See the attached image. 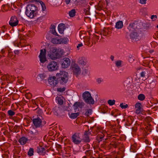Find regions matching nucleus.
Here are the masks:
<instances>
[{"instance_id":"50","label":"nucleus","mask_w":158,"mask_h":158,"mask_svg":"<svg viewBox=\"0 0 158 158\" xmlns=\"http://www.w3.org/2000/svg\"><path fill=\"white\" fill-rule=\"evenodd\" d=\"M19 67L20 69H22L24 68V64H21L19 65Z\"/></svg>"},{"instance_id":"1","label":"nucleus","mask_w":158,"mask_h":158,"mask_svg":"<svg viewBox=\"0 0 158 158\" xmlns=\"http://www.w3.org/2000/svg\"><path fill=\"white\" fill-rule=\"evenodd\" d=\"M59 83L61 84H66L68 80V73L64 71H60L56 75Z\"/></svg>"},{"instance_id":"11","label":"nucleus","mask_w":158,"mask_h":158,"mask_svg":"<svg viewBox=\"0 0 158 158\" xmlns=\"http://www.w3.org/2000/svg\"><path fill=\"white\" fill-rule=\"evenodd\" d=\"M19 23V20L17 18L15 17H12L10 20L9 22V24L12 27H14L17 26Z\"/></svg>"},{"instance_id":"18","label":"nucleus","mask_w":158,"mask_h":158,"mask_svg":"<svg viewBox=\"0 0 158 158\" xmlns=\"http://www.w3.org/2000/svg\"><path fill=\"white\" fill-rule=\"evenodd\" d=\"M27 8H29L30 10L33 11L35 12V13H38L39 11V8L35 5L32 4H29L27 6Z\"/></svg>"},{"instance_id":"37","label":"nucleus","mask_w":158,"mask_h":158,"mask_svg":"<svg viewBox=\"0 0 158 158\" xmlns=\"http://www.w3.org/2000/svg\"><path fill=\"white\" fill-rule=\"evenodd\" d=\"M33 149L32 148H30L27 154L29 156H31L33 155Z\"/></svg>"},{"instance_id":"41","label":"nucleus","mask_w":158,"mask_h":158,"mask_svg":"<svg viewBox=\"0 0 158 158\" xmlns=\"http://www.w3.org/2000/svg\"><path fill=\"white\" fill-rule=\"evenodd\" d=\"M65 90V88L63 87L62 88H59L57 89V90L58 92H62L64 91Z\"/></svg>"},{"instance_id":"43","label":"nucleus","mask_w":158,"mask_h":158,"mask_svg":"<svg viewBox=\"0 0 158 158\" xmlns=\"http://www.w3.org/2000/svg\"><path fill=\"white\" fill-rule=\"evenodd\" d=\"M147 71H146L141 72L140 73V76L142 77H144L145 76V75L147 74Z\"/></svg>"},{"instance_id":"19","label":"nucleus","mask_w":158,"mask_h":158,"mask_svg":"<svg viewBox=\"0 0 158 158\" xmlns=\"http://www.w3.org/2000/svg\"><path fill=\"white\" fill-rule=\"evenodd\" d=\"M131 84V82L130 79H126L123 83L125 89L127 90H129Z\"/></svg>"},{"instance_id":"27","label":"nucleus","mask_w":158,"mask_h":158,"mask_svg":"<svg viewBox=\"0 0 158 158\" xmlns=\"http://www.w3.org/2000/svg\"><path fill=\"white\" fill-rule=\"evenodd\" d=\"M79 114V113H71L69 115V117L72 119H75L76 118Z\"/></svg>"},{"instance_id":"26","label":"nucleus","mask_w":158,"mask_h":158,"mask_svg":"<svg viewBox=\"0 0 158 158\" xmlns=\"http://www.w3.org/2000/svg\"><path fill=\"white\" fill-rule=\"evenodd\" d=\"M52 42L54 44H60V39L58 38H52L51 40Z\"/></svg>"},{"instance_id":"58","label":"nucleus","mask_w":158,"mask_h":158,"mask_svg":"<svg viewBox=\"0 0 158 158\" xmlns=\"http://www.w3.org/2000/svg\"><path fill=\"white\" fill-rule=\"evenodd\" d=\"M110 59L112 61H113L114 59V57L113 55H111L110 56Z\"/></svg>"},{"instance_id":"57","label":"nucleus","mask_w":158,"mask_h":158,"mask_svg":"<svg viewBox=\"0 0 158 158\" xmlns=\"http://www.w3.org/2000/svg\"><path fill=\"white\" fill-rule=\"evenodd\" d=\"M79 2L78 0H75L74 1L73 3L74 4H77Z\"/></svg>"},{"instance_id":"16","label":"nucleus","mask_w":158,"mask_h":158,"mask_svg":"<svg viewBox=\"0 0 158 158\" xmlns=\"http://www.w3.org/2000/svg\"><path fill=\"white\" fill-rule=\"evenodd\" d=\"M73 70L74 73L78 75L81 73V69L77 64H75L73 67Z\"/></svg>"},{"instance_id":"28","label":"nucleus","mask_w":158,"mask_h":158,"mask_svg":"<svg viewBox=\"0 0 158 158\" xmlns=\"http://www.w3.org/2000/svg\"><path fill=\"white\" fill-rule=\"evenodd\" d=\"M58 103L60 105H62L63 104V97H57L56 98Z\"/></svg>"},{"instance_id":"55","label":"nucleus","mask_w":158,"mask_h":158,"mask_svg":"<svg viewBox=\"0 0 158 158\" xmlns=\"http://www.w3.org/2000/svg\"><path fill=\"white\" fill-rule=\"evenodd\" d=\"M10 76H10L9 75H8L6 76V79L7 80H10Z\"/></svg>"},{"instance_id":"64","label":"nucleus","mask_w":158,"mask_h":158,"mask_svg":"<svg viewBox=\"0 0 158 158\" xmlns=\"http://www.w3.org/2000/svg\"><path fill=\"white\" fill-rule=\"evenodd\" d=\"M53 0H52V2H53Z\"/></svg>"},{"instance_id":"9","label":"nucleus","mask_w":158,"mask_h":158,"mask_svg":"<svg viewBox=\"0 0 158 158\" xmlns=\"http://www.w3.org/2000/svg\"><path fill=\"white\" fill-rule=\"evenodd\" d=\"M139 23H130L128 27V29L130 31H136V29H138L139 28L138 27Z\"/></svg>"},{"instance_id":"21","label":"nucleus","mask_w":158,"mask_h":158,"mask_svg":"<svg viewBox=\"0 0 158 158\" xmlns=\"http://www.w3.org/2000/svg\"><path fill=\"white\" fill-rule=\"evenodd\" d=\"M141 104L140 103H137L135 106V108L136 109L135 113L137 114H139L141 112Z\"/></svg>"},{"instance_id":"30","label":"nucleus","mask_w":158,"mask_h":158,"mask_svg":"<svg viewBox=\"0 0 158 158\" xmlns=\"http://www.w3.org/2000/svg\"><path fill=\"white\" fill-rule=\"evenodd\" d=\"M122 61L120 60H118L115 62V65L118 68H120L122 66Z\"/></svg>"},{"instance_id":"14","label":"nucleus","mask_w":158,"mask_h":158,"mask_svg":"<svg viewBox=\"0 0 158 158\" xmlns=\"http://www.w3.org/2000/svg\"><path fill=\"white\" fill-rule=\"evenodd\" d=\"M77 62L80 65L84 66L86 64L87 61L85 57H81L78 58Z\"/></svg>"},{"instance_id":"20","label":"nucleus","mask_w":158,"mask_h":158,"mask_svg":"<svg viewBox=\"0 0 158 158\" xmlns=\"http://www.w3.org/2000/svg\"><path fill=\"white\" fill-rule=\"evenodd\" d=\"M65 25L63 23H60L58 27V29L59 32L60 34H63L64 30L65 29Z\"/></svg>"},{"instance_id":"35","label":"nucleus","mask_w":158,"mask_h":158,"mask_svg":"<svg viewBox=\"0 0 158 158\" xmlns=\"http://www.w3.org/2000/svg\"><path fill=\"white\" fill-rule=\"evenodd\" d=\"M80 103L78 102H75L73 106V108L74 110H76L77 109L78 107L79 106Z\"/></svg>"},{"instance_id":"24","label":"nucleus","mask_w":158,"mask_h":158,"mask_svg":"<svg viewBox=\"0 0 158 158\" xmlns=\"http://www.w3.org/2000/svg\"><path fill=\"white\" fill-rule=\"evenodd\" d=\"M55 28V26L54 25L52 26L50 31L51 32V33H52V34L55 35H57V34Z\"/></svg>"},{"instance_id":"13","label":"nucleus","mask_w":158,"mask_h":158,"mask_svg":"<svg viewBox=\"0 0 158 158\" xmlns=\"http://www.w3.org/2000/svg\"><path fill=\"white\" fill-rule=\"evenodd\" d=\"M49 84L52 86L56 85L58 83V81L55 76L51 77L48 80Z\"/></svg>"},{"instance_id":"44","label":"nucleus","mask_w":158,"mask_h":158,"mask_svg":"<svg viewBox=\"0 0 158 158\" xmlns=\"http://www.w3.org/2000/svg\"><path fill=\"white\" fill-rule=\"evenodd\" d=\"M91 134V131L89 130L86 131L84 133L85 135L88 136L89 135Z\"/></svg>"},{"instance_id":"23","label":"nucleus","mask_w":158,"mask_h":158,"mask_svg":"<svg viewBox=\"0 0 158 158\" xmlns=\"http://www.w3.org/2000/svg\"><path fill=\"white\" fill-rule=\"evenodd\" d=\"M123 24L122 21H119L116 23L115 27L117 29H120L123 27Z\"/></svg>"},{"instance_id":"53","label":"nucleus","mask_w":158,"mask_h":158,"mask_svg":"<svg viewBox=\"0 0 158 158\" xmlns=\"http://www.w3.org/2000/svg\"><path fill=\"white\" fill-rule=\"evenodd\" d=\"M7 6V7L8 6V5H3L2 6V9H3L4 10H5V11H6V10L5 9V8Z\"/></svg>"},{"instance_id":"25","label":"nucleus","mask_w":158,"mask_h":158,"mask_svg":"<svg viewBox=\"0 0 158 158\" xmlns=\"http://www.w3.org/2000/svg\"><path fill=\"white\" fill-rule=\"evenodd\" d=\"M60 39V44H67L69 41V39L67 38H64Z\"/></svg>"},{"instance_id":"51","label":"nucleus","mask_w":158,"mask_h":158,"mask_svg":"<svg viewBox=\"0 0 158 158\" xmlns=\"http://www.w3.org/2000/svg\"><path fill=\"white\" fill-rule=\"evenodd\" d=\"M83 46V44L82 43L79 44L77 46V48L78 49H79L80 47H82Z\"/></svg>"},{"instance_id":"48","label":"nucleus","mask_w":158,"mask_h":158,"mask_svg":"<svg viewBox=\"0 0 158 158\" xmlns=\"http://www.w3.org/2000/svg\"><path fill=\"white\" fill-rule=\"evenodd\" d=\"M151 18L152 19H154V20H156L157 19V16L156 15H153L151 16Z\"/></svg>"},{"instance_id":"42","label":"nucleus","mask_w":158,"mask_h":158,"mask_svg":"<svg viewBox=\"0 0 158 158\" xmlns=\"http://www.w3.org/2000/svg\"><path fill=\"white\" fill-rule=\"evenodd\" d=\"M7 113L9 115L11 116L14 115L15 114L14 111L11 110H9L7 112Z\"/></svg>"},{"instance_id":"10","label":"nucleus","mask_w":158,"mask_h":158,"mask_svg":"<svg viewBox=\"0 0 158 158\" xmlns=\"http://www.w3.org/2000/svg\"><path fill=\"white\" fill-rule=\"evenodd\" d=\"M37 13H35V12L31 10H30L29 8H26L25 14L29 18L31 19L33 18Z\"/></svg>"},{"instance_id":"49","label":"nucleus","mask_w":158,"mask_h":158,"mask_svg":"<svg viewBox=\"0 0 158 158\" xmlns=\"http://www.w3.org/2000/svg\"><path fill=\"white\" fill-rule=\"evenodd\" d=\"M36 99H39V100H38V102L37 103V105H38V104L39 102L41 103V102L43 100V98H37Z\"/></svg>"},{"instance_id":"31","label":"nucleus","mask_w":158,"mask_h":158,"mask_svg":"<svg viewBox=\"0 0 158 158\" xmlns=\"http://www.w3.org/2000/svg\"><path fill=\"white\" fill-rule=\"evenodd\" d=\"M45 151V149L43 147H40L37 149L38 152L40 154L44 153Z\"/></svg>"},{"instance_id":"7","label":"nucleus","mask_w":158,"mask_h":158,"mask_svg":"<svg viewBox=\"0 0 158 158\" xmlns=\"http://www.w3.org/2000/svg\"><path fill=\"white\" fill-rule=\"evenodd\" d=\"M32 121L34 126L36 128L41 127L43 126L42 121L40 117L33 118Z\"/></svg>"},{"instance_id":"59","label":"nucleus","mask_w":158,"mask_h":158,"mask_svg":"<svg viewBox=\"0 0 158 158\" xmlns=\"http://www.w3.org/2000/svg\"><path fill=\"white\" fill-rule=\"evenodd\" d=\"M130 58V59H129V61H131V62H132L133 61V60H134V59H132L131 58V57H129Z\"/></svg>"},{"instance_id":"22","label":"nucleus","mask_w":158,"mask_h":158,"mask_svg":"<svg viewBox=\"0 0 158 158\" xmlns=\"http://www.w3.org/2000/svg\"><path fill=\"white\" fill-rule=\"evenodd\" d=\"M27 140L28 139L27 138L23 137L19 139V142L21 145H24L26 143Z\"/></svg>"},{"instance_id":"39","label":"nucleus","mask_w":158,"mask_h":158,"mask_svg":"<svg viewBox=\"0 0 158 158\" xmlns=\"http://www.w3.org/2000/svg\"><path fill=\"white\" fill-rule=\"evenodd\" d=\"M54 2L56 6H59L61 4L62 1V0H55Z\"/></svg>"},{"instance_id":"40","label":"nucleus","mask_w":158,"mask_h":158,"mask_svg":"<svg viewBox=\"0 0 158 158\" xmlns=\"http://www.w3.org/2000/svg\"><path fill=\"white\" fill-rule=\"evenodd\" d=\"M120 106L123 109H126L128 107V105L127 104L124 105L123 103H122L120 104Z\"/></svg>"},{"instance_id":"34","label":"nucleus","mask_w":158,"mask_h":158,"mask_svg":"<svg viewBox=\"0 0 158 158\" xmlns=\"http://www.w3.org/2000/svg\"><path fill=\"white\" fill-rule=\"evenodd\" d=\"M92 110L91 109L87 110L85 114V115L86 116H89L92 114Z\"/></svg>"},{"instance_id":"3","label":"nucleus","mask_w":158,"mask_h":158,"mask_svg":"<svg viewBox=\"0 0 158 158\" xmlns=\"http://www.w3.org/2000/svg\"><path fill=\"white\" fill-rule=\"evenodd\" d=\"M59 65L58 63L55 61L50 62L47 66V68L50 72L56 71L59 69Z\"/></svg>"},{"instance_id":"52","label":"nucleus","mask_w":158,"mask_h":158,"mask_svg":"<svg viewBox=\"0 0 158 158\" xmlns=\"http://www.w3.org/2000/svg\"><path fill=\"white\" fill-rule=\"evenodd\" d=\"M71 1V0H65V2L66 5H68L69 4Z\"/></svg>"},{"instance_id":"54","label":"nucleus","mask_w":158,"mask_h":158,"mask_svg":"<svg viewBox=\"0 0 158 158\" xmlns=\"http://www.w3.org/2000/svg\"><path fill=\"white\" fill-rule=\"evenodd\" d=\"M15 77L14 76H11L10 81H14L15 80Z\"/></svg>"},{"instance_id":"12","label":"nucleus","mask_w":158,"mask_h":158,"mask_svg":"<svg viewBox=\"0 0 158 158\" xmlns=\"http://www.w3.org/2000/svg\"><path fill=\"white\" fill-rule=\"evenodd\" d=\"M28 133L31 135V138L33 139H36L39 135V133L36 130L29 131Z\"/></svg>"},{"instance_id":"56","label":"nucleus","mask_w":158,"mask_h":158,"mask_svg":"<svg viewBox=\"0 0 158 158\" xmlns=\"http://www.w3.org/2000/svg\"><path fill=\"white\" fill-rule=\"evenodd\" d=\"M15 71L17 73H19V69L18 68L15 69Z\"/></svg>"},{"instance_id":"4","label":"nucleus","mask_w":158,"mask_h":158,"mask_svg":"<svg viewBox=\"0 0 158 158\" xmlns=\"http://www.w3.org/2000/svg\"><path fill=\"white\" fill-rule=\"evenodd\" d=\"M72 140L75 144H79L82 141V139L80 137V134L76 133L73 134L71 137Z\"/></svg>"},{"instance_id":"38","label":"nucleus","mask_w":158,"mask_h":158,"mask_svg":"<svg viewBox=\"0 0 158 158\" xmlns=\"http://www.w3.org/2000/svg\"><path fill=\"white\" fill-rule=\"evenodd\" d=\"M83 139L84 142H89L90 141V139L88 136L85 135L83 137Z\"/></svg>"},{"instance_id":"8","label":"nucleus","mask_w":158,"mask_h":158,"mask_svg":"<svg viewBox=\"0 0 158 158\" xmlns=\"http://www.w3.org/2000/svg\"><path fill=\"white\" fill-rule=\"evenodd\" d=\"M70 60L69 58H64L61 61V67L63 68H66L70 65Z\"/></svg>"},{"instance_id":"6","label":"nucleus","mask_w":158,"mask_h":158,"mask_svg":"<svg viewBox=\"0 0 158 158\" xmlns=\"http://www.w3.org/2000/svg\"><path fill=\"white\" fill-rule=\"evenodd\" d=\"M46 49H41L40 50V54L39 56L40 61L41 63H44L47 60L46 56Z\"/></svg>"},{"instance_id":"46","label":"nucleus","mask_w":158,"mask_h":158,"mask_svg":"<svg viewBox=\"0 0 158 158\" xmlns=\"http://www.w3.org/2000/svg\"><path fill=\"white\" fill-rule=\"evenodd\" d=\"M89 73V71L87 69H85L84 71H83L82 72V73L84 75H85Z\"/></svg>"},{"instance_id":"60","label":"nucleus","mask_w":158,"mask_h":158,"mask_svg":"<svg viewBox=\"0 0 158 158\" xmlns=\"http://www.w3.org/2000/svg\"><path fill=\"white\" fill-rule=\"evenodd\" d=\"M54 114H55L56 115H59L58 113L56 111H55L54 112Z\"/></svg>"},{"instance_id":"62","label":"nucleus","mask_w":158,"mask_h":158,"mask_svg":"<svg viewBox=\"0 0 158 158\" xmlns=\"http://www.w3.org/2000/svg\"><path fill=\"white\" fill-rule=\"evenodd\" d=\"M106 2L107 5L108 4V2L107 0H106Z\"/></svg>"},{"instance_id":"17","label":"nucleus","mask_w":158,"mask_h":158,"mask_svg":"<svg viewBox=\"0 0 158 158\" xmlns=\"http://www.w3.org/2000/svg\"><path fill=\"white\" fill-rule=\"evenodd\" d=\"M34 2L36 5L41 6L42 11H44L46 10V7L45 4L42 1L40 0H34Z\"/></svg>"},{"instance_id":"2","label":"nucleus","mask_w":158,"mask_h":158,"mask_svg":"<svg viewBox=\"0 0 158 158\" xmlns=\"http://www.w3.org/2000/svg\"><path fill=\"white\" fill-rule=\"evenodd\" d=\"M82 97L86 103L92 104H93L94 103V101L89 91L85 92L83 94Z\"/></svg>"},{"instance_id":"47","label":"nucleus","mask_w":158,"mask_h":158,"mask_svg":"<svg viewBox=\"0 0 158 158\" xmlns=\"http://www.w3.org/2000/svg\"><path fill=\"white\" fill-rule=\"evenodd\" d=\"M147 0H139V2L141 4H145Z\"/></svg>"},{"instance_id":"5","label":"nucleus","mask_w":158,"mask_h":158,"mask_svg":"<svg viewBox=\"0 0 158 158\" xmlns=\"http://www.w3.org/2000/svg\"><path fill=\"white\" fill-rule=\"evenodd\" d=\"M48 56L51 59L54 60L58 57L56 49L54 48H51L48 52Z\"/></svg>"},{"instance_id":"63","label":"nucleus","mask_w":158,"mask_h":158,"mask_svg":"<svg viewBox=\"0 0 158 158\" xmlns=\"http://www.w3.org/2000/svg\"><path fill=\"white\" fill-rule=\"evenodd\" d=\"M156 27H157V28H158V25H157V26Z\"/></svg>"},{"instance_id":"45","label":"nucleus","mask_w":158,"mask_h":158,"mask_svg":"<svg viewBox=\"0 0 158 158\" xmlns=\"http://www.w3.org/2000/svg\"><path fill=\"white\" fill-rule=\"evenodd\" d=\"M39 99H35L34 100H32V102L33 104L36 105L37 106H38V105H37V103L38 102V100Z\"/></svg>"},{"instance_id":"15","label":"nucleus","mask_w":158,"mask_h":158,"mask_svg":"<svg viewBox=\"0 0 158 158\" xmlns=\"http://www.w3.org/2000/svg\"><path fill=\"white\" fill-rule=\"evenodd\" d=\"M136 31H132L130 35V37L132 41H137L139 39V35Z\"/></svg>"},{"instance_id":"33","label":"nucleus","mask_w":158,"mask_h":158,"mask_svg":"<svg viewBox=\"0 0 158 158\" xmlns=\"http://www.w3.org/2000/svg\"><path fill=\"white\" fill-rule=\"evenodd\" d=\"M115 101L114 100L109 99L107 103L110 106H111L115 104Z\"/></svg>"},{"instance_id":"36","label":"nucleus","mask_w":158,"mask_h":158,"mask_svg":"<svg viewBox=\"0 0 158 158\" xmlns=\"http://www.w3.org/2000/svg\"><path fill=\"white\" fill-rule=\"evenodd\" d=\"M96 81L98 84H100L104 81L103 79L101 77L98 78L96 79Z\"/></svg>"},{"instance_id":"32","label":"nucleus","mask_w":158,"mask_h":158,"mask_svg":"<svg viewBox=\"0 0 158 158\" xmlns=\"http://www.w3.org/2000/svg\"><path fill=\"white\" fill-rule=\"evenodd\" d=\"M138 98L139 100L143 101L144 99L145 96L143 94H140L138 95Z\"/></svg>"},{"instance_id":"29","label":"nucleus","mask_w":158,"mask_h":158,"mask_svg":"<svg viewBox=\"0 0 158 158\" xmlns=\"http://www.w3.org/2000/svg\"><path fill=\"white\" fill-rule=\"evenodd\" d=\"M76 13L75 10L74 9H73L69 11V16L71 17H74Z\"/></svg>"},{"instance_id":"61","label":"nucleus","mask_w":158,"mask_h":158,"mask_svg":"<svg viewBox=\"0 0 158 158\" xmlns=\"http://www.w3.org/2000/svg\"><path fill=\"white\" fill-rule=\"evenodd\" d=\"M79 0V2H80L81 3H83V0Z\"/></svg>"}]
</instances>
